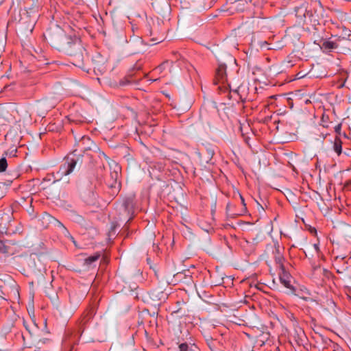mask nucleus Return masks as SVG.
Here are the masks:
<instances>
[{"label": "nucleus", "mask_w": 351, "mask_h": 351, "mask_svg": "<svg viewBox=\"0 0 351 351\" xmlns=\"http://www.w3.org/2000/svg\"><path fill=\"white\" fill-rule=\"evenodd\" d=\"M332 129L334 130V132H340V130H341V123H335L334 124L332 123V125H330Z\"/></svg>", "instance_id": "obj_28"}, {"label": "nucleus", "mask_w": 351, "mask_h": 351, "mask_svg": "<svg viewBox=\"0 0 351 351\" xmlns=\"http://www.w3.org/2000/svg\"><path fill=\"white\" fill-rule=\"evenodd\" d=\"M343 153L346 156H350L351 155V149H348V151H345Z\"/></svg>", "instance_id": "obj_39"}, {"label": "nucleus", "mask_w": 351, "mask_h": 351, "mask_svg": "<svg viewBox=\"0 0 351 351\" xmlns=\"http://www.w3.org/2000/svg\"><path fill=\"white\" fill-rule=\"evenodd\" d=\"M202 125L201 128H197V130H217L215 127L211 125V122L208 120L207 119H202L201 123H199Z\"/></svg>", "instance_id": "obj_17"}, {"label": "nucleus", "mask_w": 351, "mask_h": 351, "mask_svg": "<svg viewBox=\"0 0 351 351\" xmlns=\"http://www.w3.org/2000/svg\"><path fill=\"white\" fill-rule=\"evenodd\" d=\"M155 9L160 14H165L170 10L169 5L166 0L162 1H155L154 3Z\"/></svg>", "instance_id": "obj_11"}, {"label": "nucleus", "mask_w": 351, "mask_h": 351, "mask_svg": "<svg viewBox=\"0 0 351 351\" xmlns=\"http://www.w3.org/2000/svg\"><path fill=\"white\" fill-rule=\"evenodd\" d=\"M343 136L344 138H349L346 133H343Z\"/></svg>", "instance_id": "obj_42"}, {"label": "nucleus", "mask_w": 351, "mask_h": 351, "mask_svg": "<svg viewBox=\"0 0 351 351\" xmlns=\"http://www.w3.org/2000/svg\"><path fill=\"white\" fill-rule=\"evenodd\" d=\"M8 134H7L5 136V141H7V140H8Z\"/></svg>", "instance_id": "obj_45"}, {"label": "nucleus", "mask_w": 351, "mask_h": 351, "mask_svg": "<svg viewBox=\"0 0 351 351\" xmlns=\"http://www.w3.org/2000/svg\"><path fill=\"white\" fill-rule=\"evenodd\" d=\"M239 197L241 199V204L243 206V212L245 213L246 211V210H247L246 205H245V199H244V198L243 197V196L241 194H239Z\"/></svg>", "instance_id": "obj_31"}, {"label": "nucleus", "mask_w": 351, "mask_h": 351, "mask_svg": "<svg viewBox=\"0 0 351 351\" xmlns=\"http://www.w3.org/2000/svg\"><path fill=\"white\" fill-rule=\"evenodd\" d=\"M43 134V133H39V134H38V137H39V138H41V134Z\"/></svg>", "instance_id": "obj_46"}, {"label": "nucleus", "mask_w": 351, "mask_h": 351, "mask_svg": "<svg viewBox=\"0 0 351 351\" xmlns=\"http://www.w3.org/2000/svg\"><path fill=\"white\" fill-rule=\"evenodd\" d=\"M110 168L113 170L110 171V179L113 180L114 185H117L119 182L121 167L118 164L114 163L113 167L111 166Z\"/></svg>", "instance_id": "obj_12"}, {"label": "nucleus", "mask_w": 351, "mask_h": 351, "mask_svg": "<svg viewBox=\"0 0 351 351\" xmlns=\"http://www.w3.org/2000/svg\"><path fill=\"white\" fill-rule=\"evenodd\" d=\"M181 276H182V274H181V273H179V274H176V276H177L178 278H180Z\"/></svg>", "instance_id": "obj_44"}, {"label": "nucleus", "mask_w": 351, "mask_h": 351, "mask_svg": "<svg viewBox=\"0 0 351 351\" xmlns=\"http://www.w3.org/2000/svg\"><path fill=\"white\" fill-rule=\"evenodd\" d=\"M82 163V156L73 152L67 155L64 160L63 163L60 167L59 171L56 173L58 179H61L62 176H68L71 173L74 168Z\"/></svg>", "instance_id": "obj_2"}, {"label": "nucleus", "mask_w": 351, "mask_h": 351, "mask_svg": "<svg viewBox=\"0 0 351 351\" xmlns=\"http://www.w3.org/2000/svg\"><path fill=\"white\" fill-rule=\"evenodd\" d=\"M39 8V5L38 4H36L35 5V17L33 19H29V13L28 11L24 10L21 13V19L19 20V23L21 25H24L25 29L26 31H29L30 32H32L34 27L36 24V19L38 16V9Z\"/></svg>", "instance_id": "obj_4"}, {"label": "nucleus", "mask_w": 351, "mask_h": 351, "mask_svg": "<svg viewBox=\"0 0 351 351\" xmlns=\"http://www.w3.org/2000/svg\"><path fill=\"white\" fill-rule=\"evenodd\" d=\"M289 318L291 320L294 321V322H296V321H295V317H294L293 314L291 313V314H290V315H289Z\"/></svg>", "instance_id": "obj_38"}, {"label": "nucleus", "mask_w": 351, "mask_h": 351, "mask_svg": "<svg viewBox=\"0 0 351 351\" xmlns=\"http://www.w3.org/2000/svg\"><path fill=\"white\" fill-rule=\"evenodd\" d=\"M107 184L108 186L111 188V189H116L117 191H119V189H120V182H119V184L117 185H115L114 186V182H113V180H111V179H109L108 181H107Z\"/></svg>", "instance_id": "obj_24"}, {"label": "nucleus", "mask_w": 351, "mask_h": 351, "mask_svg": "<svg viewBox=\"0 0 351 351\" xmlns=\"http://www.w3.org/2000/svg\"><path fill=\"white\" fill-rule=\"evenodd\" d=\"M265 44L266 45H268V47H267V49H274V47H270V46H269L270 45L267 44L266 42L265 43Z\"/></svg>", "instance_id": "obj_41"}, {"label": "nucleus", "mask_w": 351, "mask_h": 351, "mask_svg": "<svg viewBox=\"0 0 351 351\" xmlns=\"http://www.w3.org/2000/svg\"><path fill=\"white\" fill-rule=\"evenodd\" d=\"M339 136H336L334 140L331 142L332 145V149L336 154L339 156L342 153V147L343 142L341 139V133H338Z\"/></svg>", "instance_id": "obj_10"}, {"label": "nucleus", "mask_w": 351, "mask_h": 351, "mask_svg": "<svg viewBox=\"0 0 351 351\" xmlns=\"http://www.w3.org/2000/svg\"><path fill=\"white\" fill-rule=\"evenodd\" d=\"M23 326H25V328H26V330L29 332L31 333V330L29 328V325L27 324V322L23 320Z\"/></svg>", "instance_id": "obj_33"}, {"label": "nucleus", "mask_w": 351, "mask_h": 351, "mask_svg": "<svg viewBox=\"0 0 351 351\" xmlns=\"http://www.w3.org/2000/svg\"><path fill=\"white\" fill-rule=\"evenodd\" d=\"M83 133H75L74 136L75 142L82 149L88 150L91 149L95 144L93 141L86 135H82Z\"/></svg>", "instance_id": "obj_6"}, {"label": "nucleus", "mask_w": 351, "mask_h": 351, "mask_svg": "<svg viewBox=\"0 0 351 351\" xmlns=\"http://www.w3.org/2000/svg\"><path fill=\"white\" fill-rule=\"evenodd\" d=\"M62 233L64 234V236L70 237L74 243H75L73 239V237L70 234L69 232L65 227L62 228Z\"/></svg>", "instance_id": "obj_30"}, {"label": "nucleus", "mask_w": 351, "mask_h": 351, "mask_svg": "<svg viewBox=\"0 0 351 351\" xmlns=\"http://www.w3.org/2000/svg\"><path fill=\"white\" fill-rule=\"evenodd\" d=\"M55 128L53 127V125H50L47 130V132H54L55 131Z\"/></svg>", "instance_id": "obj_36"}, {"label": "nucleus", "mask_w": 351, "mask_h": 351, "mask_svg": "<svg viewBox=\"0 0 351 351\" xmlns=\"http://www.w3.org/2000/svg\"><path fill=\"white\" fill-rule=\"evenodd\" d=\"M247 133H241V136L242 137V138L243 139V141L245 142V143L247 145H248L249 146H251L250 143V139L251 138V137L247 136Z\"/></svg>", "instance_id": "obj_27"}, {"label": "nucleus", "mask_w": 351, "mask_h": 351, "mask_svg": "<svg viewBox=\"0 0 351 351\" xmlns=\"http://www.w3.org/2000/svg\"><path fill=\"white\" fill-rule=\"evenodd\" d=\"M130 204H132V201H129V200H126L123 203V205L125 207V208H128L130 206Z\"/></svg>", "instance_id": "obj_34"}, {"label": "nucleus", "mask_w": 351, "mask_h": 351, "mask_svg": "<svg viewBox=\"0 0 351 351\" xmlns=\"http://www.w3.org/2000/svg\"><path fill=\"white\" fill-rule=\"evenodd\" d=\"M320 47L325 50L331 51L337 49L338 47V45L337 43L332 40L324 39Z\"/></svg>", "instance_id": "obj_15"}, {"label": "nucleus", "mask_w": 351, "mask_h": 351, "mask_svg": "<svg viewBox=\"0 0 351 351\" xmlns=\"http://www.w3.org/2000/svg\"><path fill=\"white\" fill-rule=\"evenodd\" d=\"M331 125H332V122H328L324 117H322V125L324 129L332 130Z\"/></svg>", "instance_id": "obj_23"}, {"label": "nucleus", "mask_w": 351, "mask_h": 351, "mask_svg": "<svg viewBox=\"0 0 351 351\" xmlns=\"http://www.w3.org/2000/svg\"><path fill=\"white\" fill-rule=\"evenodd\" d=\"M99 256H100L99 254H96L95 255L88 256L84 261L85 264L87 265H91L93 263L97 261L99 259Z\"/></svg>", "instance_id": "obj_19"}, {"label": "nucleus", "mask_w": 351, "mask_h": 351, "mask_svg": "<svg viewBox=\"0 0 351 351\" xmlns=\"http://www.w3.org/2000/svg\"><path fill=\"white\" fill-rule=\"evenodd\" d=\"M169 64H172V62H169L168 61H167V62H164L163 64H162L160 67H165V65H167Z\"/></svg>", "instance_id": "obj_40"}, {"label": "nucleus", "mask_w": 351, "mask_h": 351, "mask_svg": "<svg viewBox=\"0 0 351 351\" xmlns=\"http://www.w3.org/2000/svg\"><path fill=\"white\" fill-rule=\"evenodd\" d=\"M313 247H314V248H315V251H316L317 252H319V247L318 244H317V243H315V244L313 245Z\"/></svg>", "instance_id": "obj_37"}, {"label": "nucleus", "mask_w": 351, "mask_h": 351, "mask_svg": "<svg viewBox=\"0 0 351 351\" xmlns=\"http://www.w3.org/2000/svg\"><path fill=\"white\" fill-rule=\"evenodd\" d=\"M216 77L218 81L223 83L226 80V64H219L216 71Z\"/></svg>", "instance_id": "obj_13"}, {"label": "nucleus", "mask_w": 351, "mask_h": 351, "mask_svg": "<svg viewBox=\"0 0 351 351\" xmlns=\"http://www.w3.org/2000/svg\"><path fill=\"white\" fill-rule=\"evenodd\" d=\"M180 351H190L189 345L186 343H182L179 345Z\"/></svg>", "instance_id": "obj_26"}, {"label": "nucleus", "mask_w": 351, "mask_h": 351, "mask_svg": "<svg viewBox=\"0 0 351 351\" xmlns=\"http://www.w3.org/2000/svg\"><path fill=\"white\" fill-rule=\"evenodd\" d=\"M293 335L298 344L300 345L304 343L306 336H305L304 330L301 328L296 326L294 328V332H293Z\"/></svg>", "instance_id": "obj_14"}, {"label": "nucleus", "mask_w": 351, "mask_h": 351, "mask_svg": "<svg viewBox=\"0 0 351 351\" xmlns=\"http://www.w3.org/2000/svg\"><path fill=\"white\" fill-rule=\"evenodd\" d=\"M8 162L5 158L3 157L0 159V172H3L6 170Z\"/></svg>", "instance_id": "obj_22"}, {"label": "nucleus", "mask_w": 351, "mask_h": 351, "mask_svg": "<svg viewBox=\"0 0 351 351\" xmlns=\"http://www.w3.org/2000/svg\"><path fill=\"white\" fill-rule=\"evenodd\" d=\"M0 123H1V118H0Z\"/></svg>", "instance_id": "obj_47"}, {"label": "nucleus", "mask_w": 351, "mask_h": 351, "mask_svg": "<svg viewBox=\"0 0 351 351\" xmlns=\"http://www.w3.org/2000/svg\"><path fill=\"white\" fill-rule=\"evenodd\" d=\"M44 36L53 47L71 56L75 66L86 69V63L88 62L89 57L80 38L66 36L63 29L54 24L48 28Z\"/></svg>", "instance_id": "obj_1"}, {"label": "nucleus", "mask_w": 351, "mask_h": 351, "mask_svg": "<svg viewBox=\"0 0 351 351\" xmlns=\"http://www.w3.org/2000/svg\"><path fill=\"white\" fill-rule=\"evenodd\" d=\"M145 45L142 39L139 36H133L130 38L128 43L126 49L130 54H136L142 52L144 50Z\"/></svg>", "instance_id": "obj_5"}, {"label": "nucleus", "mask_w": 351, "mask_h": 351, "mask_svg": "<svg viewBox=\"0 0 351 351\" xmlns=\"http://www.w3.org/2000/svg\"><path fill=\"white\" fill-rule=\"evenodd\" d=\"M62 233L64 234V236L70 237L74 243H75L73 239V237L70 234L69 232L65 227L62 228Z\"/></svg>", "instance_id": "obj_29"}, {"label": "nucleus", "mask_w": 351, "mask_h": 351, "mask_svg": "<svg viewBox=\"0 0 351 351\" xmlns=\"http://www.w3.org/2000/svg\"><path fill=\"white\" fill-rule=\"evenodd\" d=\"M251 134H252V135L254 138L256 137V133L252 132Z\"/></svg>", "instance_id": "obj_43"}, {"label": "nucleus", "mask_w": 351, "mask_h": 351, "mask_svg": "<svg viewBox=\"0 0 351 351\" xmlns=\"http://www.w3.org/2000/svg\"><path fill=\"white\" fill-rule=\"evenodd\" d=\"M313 38H314V41H313L314 43L320 47L324 39L320 38L318 32H315L313 33Z\"/></svg>", "instance_id": "obj_21"}, {"label": "nucleus", "mask_w": 351, "mask_h": 351, "mask_svg": "<svg viewBox=\"0 0 351 351\" xmlns=\"http://www.w3.org/2000/svg\"><path fill=\"white\" fill-rule=\"evenodd\" d=\"M56 223H57L58 227H59L62 229L64 228V226L60 221L56 220Z\"/></svg>", "instance_id": "obj_35"}, {"label": "nucleus", "mask_w": 351, "mask_h": 351, "mask_svg": "<svg viewBox=\"0 0 351 351\" xmlns=\"http://www.w3.org/2000/svg\"><path fill=\"white\" fill-rule=\"evenodd\" d=\"M8 247L5 245L3 241L0 240V253L5 254L8 253Z\"/></svg>", "instance_id": "obj_25"}, {"label": "nucleus", "mask_w": 351, "mask_h": 351, "mask_svg": "<svg viewBox=\"0 0 351 351\" xmlns=\"http://www.w3.org/2000/svg\"><path fill=\"white\" fill-rule=\"evenodd\" d=\"M295 137L296 136H295V134H293V135H291V136L288 137V138L277 137L276 141V143H285L293 141Z\"/></svg>", "instance_id": "obj_20"}, {"label": "nucleus", "mask_w": 351, "mask_h": 351, "mask_svg": "<svg viewBox=\"0 0 351 351\" xmlns=\"http://www.w3.org/2000/svg\"><path fill=\"white\" fill-rule=\"evenodd\" d=\"M214 53L219 64H227L236 62V60L230 53L223 51L221 49L217 48L215 50Z\"/></svg>", "instance_id": "obj_7"}, {"label": "nucleus", "mask_w": 351, "mask_h": 351, "mask_svg": "<svg viewBox=\"0 0 351 351\" xmlns=\"http://www.w3.org/2000/svg\"><path fill=\"white\" fill-rule=\"evenodd\" d=\"M322 340L324 343V348L332 346L334 349V351H343L338 344L335 343L330 339L327 337H322Z\"/></svg>", "instance_id": "obj_16"}, {"label": "nucleus", "mask_w": 351, "mask_h": 351, "mask_svg": "<svg viewBox=\"0 0 351 351\" xmlns=\"http://www.w3.org/2000/svg\"><path fill=\"white\" fill-rule=\"evenodd\" d=\"M272 247L274 258L279 269H284L285 258L280 252V247L278 243H275Z\"/></svg>", "instance_id": "obj_8"}, {"label": "nucleus", "mask_w": 351, "mask_h": 351, "mask_svg": "<svg viewBox=\"0 0 351 351\" xmlns=\"http://www.w3.org/2000/svg\"><path fill=\"white\" fill-rule=\"evenodd\" d=\"M92 314L93 313L90 311H88L83 314L80 321V326L85 325L91 319Z\"/></svg>", "instance_id": "obj_18"}, {"label": "nucleus", "mask_w": 351, "mask_h": 351, "mask_svg": "<svg viewBox=\"0 0 351 351\" xmlns=\"http://www.w3.org/2000/svg\"><path fill=\"white\" fill-rule=\"evenodd\" d=\"M59 99L56 98L44 99L38 101L34 106V110L39 117H44L45 114L58 103Z\"/></svg>", "instance_id": "obj_3"}, {"label": "nucleus", "mask_w": 351, "mask_h": 351, "mask_svg": "<svg viewBox=\"0 0 351 351\" xmlns=\"http://www.w3.org/2000/svg\"><path fill=\"white\" fill-rule=\"evenodd\" d=\"M300 10L304 11V13L302 14V17H304V18H306V9H303V8H297V9H295V12H296V14H298V12H299V11H300Z\"/></svg>", "instance_id": "obj_32"}, {"label": "nucleus", "mask_w": 351, "mask_h": 351, "mask_svg": "<svg viewBox=\"0 0 351 351\" xmlns=\"http://www.w3.org/2000/svg\"><path fill=\"white\" fill-rule=\"evenodd\" d=\"M278 275L280 282L284 285V286L288 289H293L291 285V276L286 271L285 267H284V269H279Z\"/></svg>", "instance_id": "obj_9"}]
</instances>
